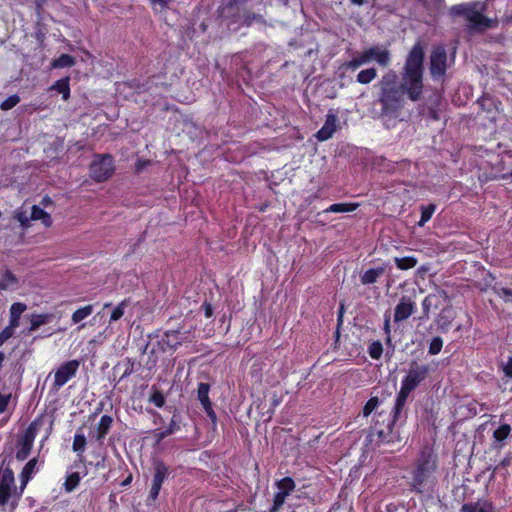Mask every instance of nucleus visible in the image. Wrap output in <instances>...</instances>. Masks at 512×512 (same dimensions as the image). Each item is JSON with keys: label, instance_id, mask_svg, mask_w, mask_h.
<instances>
[{"label": "nucleus", "instance_id": "f257e3e1", "mask_svg": "<svg viewBox=\"0 0 512 512\" xmlns=\"http://www.w3.org/2000/svg\"><path fill=\"white\" fill-rule=\"evenodd\" d=\"M379 87V118L387 128H391L404 119L407 101H416V44L409 51L401 75L389 70L382 76Z\"/></svg>", "mask_w": 512, "mask_h": 512}, {"label": "nucleus", "instance_id": "f03ea898", "mask_svg": "<svg viewBox=\"0 0 512 512\" xmlns=\"http://www.w3.org/2000/svg\"><path fill=\"white\" fill-rule=\"evenodd\" d=\"M414 389H416V368L412 362L407 375L402 380L392 411L389 413L387 409L379 411L370 428V436L376 437L378 443H392L399 439V434L395 431V424L402 419L407 398Z\"/></svg>", "mask_w": 512, "mask_h": 512}, {"label": "nucleus", "instance_id": "7ed1b4c3", "mask_svg": "<svg viewBox=\"0 0 512 512\" xmlns=\"http://www.w3.org/2000/svg\"><path fill=\"white\" fill-rule=\"evenodd\" d=\"M436 469L437 456L433 448L426 445L418 457V494L421 495L425 512H437L440 508L439 496L435 490Z\"/></svg>", "mask_w": 512, "mask_h": 512}, {"label": "nucleus", "instance_id": "20e7f679", "mask_svg": "<svg viewBox=\"0 0 512 512\" xmlns=\"http://www.w3.org/2000/svg\"><path fill=\"white\" fill-rule=\"evenodd\" d=\"M486 9V2L473 1L452 6L449 9V15L452 18H464L467 22L466 30L470 34L483 33L498 24L497 19H491L484 15Z\"/></svg>", "mask_w": 512, "mask_h": 512}, {"label": "nucleus", "instance_id": "39448f33", "mask_svg": "<svg viewBox=\"0 0 512 512\" xmlns=\"http://www.w3.org/2000/svg\"><path fill=\"white\" fill-rule=\"evenodd\" d=\"M13 456L11 453L0 454V506L10 505L11 510L16 509L24 492L15 485V476L11 468Z\"/></svg>", "mask_w": 512, "mask_h": 512}, {"label": "nucleus", "instance_id": "423d86ee", "mask_svg": "<svg viewBox=\"0 0 512 512\" xmlns=\"http://www.w3.org/2000/svg\"><path fill=\"white\" fill-rule=\"evenodd\" d=\"M395 388V384L390 387L387 383L379 387H374L370 399L365 403L362 409L363 417L367 418L372 413H375V416H377L379 411L387 409L389 399L392 397Z\"/></svg>", "mask_w": 512, "mask_h": 512}, {"label": "nucleus", "instance_id": "0eeeda50", "mask_svg": "<svg viewBox=\"0 0 512 512\" xmlns=\"http://www.w3.org/2000/svg\"><path fill=\"white\" fill-rule=\"evenodd\" d=\"M454 54L450 57L443 45H434L429 57V72L434 80H442L447 69L454 63Z\"/></svg>", "mask_w": 512, "mask_h": 512}, {"label": "nucleus", "instance_id": "6e6552de", "mask_svg": "<svg viewBox=\"0 0 512 512\" xmlns=\"http://www.w3.org/2000/svg\"><path fill=\"white\" fill-rule=\"evenodd\" d=\"M115 171L114 159L111 154H95L89 166V175L97 183L109 179Z\"/></svg>", "mask_w": 512, "mask_h": 512}, {"label": "nucleus", "instance_id": "1a4fd4ad", "mask_svg": "<svg viewBox=\"0 0 512 512\" xmlns=\"http://www.w3.org/2000/svg\"><path fill=\"white\" fill-rule=\"evenodd\" d=\"M362 65L375 60L380 66L386 67L390 63V52L379 45H374L356 55Z\"/></svg>", "mask_w": 512, "mask_h": 512}, {"label": "nucleus", "instance_id": "9d476101", "mask_svg": "<svg viewBox=\"0 0 512 512\" xmlns=\"http://www.w3.org/2000/svg\"><path fill=\"white\" fill-rule=\"evenodd\" d=\"M170 475L169 467L161 460L154 462V473L148 499L155 501L160 493L164 480Z\"/></svg>", "mask_w": 512, "mask_h": 512}, {"label": "nucleus", "instance_id": "9b49d317", "mask_svg": "<svg viewBox=\"0 0 512 512\" xmlns=\"http://www.w3.org/2000/svg\"><path fill=\"white\" fill-rule=\"evenodd\" d=\"M79 366L80 362L75 359L62 363L55 371L53 387L57 390L63 387L70 379L75 377Z\"/></svg>", "mask_w": 512, "mask_h": 512}, {"label": "nucleus", "instance_id": "f8f14e48", "mask_svg": "<svg viewBox=\"0 0 512 512\" xmlns=\"http://www.w3.org/2000/svg\"><path fill=\"white\" fill-rule=\"evenodd\" d=\"M414 302L411 297L403 296L394 311V320L396 322L406 320L413 312Z\"/></svg>", "mask_w": 512, "mask_h": 512}, {"label": "nucleus", "instance_id": "ddd939ff", "mask_svg": "<svg viewBox=\"0 0 512 512\" xmlns=\"http://www.w3.org/2000/svg\"><path fill=\"white\" fill-rule=\"evenodd\" d=\"M38 458L34 457L30 459L22 468L20 472V484H21V492H24L27 484L33 478L34 474L37 472Z\"/></svg>", "mask_w": 512, "mask_h": 512}, {"label": "nucleus", "instance_id": "4468645a", "mask_svg": "<svg viewBox=\"0 0 512 512\" xmlns=\"http://www.w3.org/2000/svg\"><path fill=\"white\" fill-rule=\"evenodd\" d=\"M112 423V416L107 414L102 415L96 426L95 432L92 434V438L95 439L97 442L102 443L103 439L110 431Z\"/></svg>", "mask_w": 512, "mask_h": 512}, {"label": "nucleus", "instance_id": "2eb2a0df", "mask_svg": "<svg viewBox=\"0 0 512 512\" xmlns=\"http://www.w3.org/2000/svg\"><path fill=\"white\" fill-rule=\"evenodd\" d=\"M49 91H56L62 95V99L64 101H68L70 98V77L66 76L57 80L53 85H51L48 89Z\"/></svg>", "mask_w": 512, "mask_h": 512}, {"label": "nucleus", "instance_id": "dca6fc26", "mask_svg": "<svg viewBox=\"0 0 512 512\" xmlns=\"http://www.w3.org/2000/svg\"><path fill=\"white\" fill-rule=\"evenodd\" d=\"M179 429H180V426L177 423V421L175 420V417H172L169 425L165 429H155L153 431V437L155 438L156 443L159 444L166 437H168L169 435L175 433Z\"/></svg>", "mask_w": 512, "mask_h": 512}, {"label": "nucleus", "instance_id": "f3484780", "mask_svg": "<svg viewBox=\"0 0 512 512\" xmlns=\"http://www.w3.org/2000/svg\"><path fill=\"white\" fill-rule=\"evenodd\" d=\"M30 219L33 221L41 220L42 224L47 228L53 224L51 215L38 205L32 206Z\"/></svg>", "mask_w": 512, "mask_h": 512}, {"label": "nucleus", "instance_id": "a211bd4d", "mask_svg": "<svg viewBox=\"0 0 512 512\" xmlns=\"http://www.w3.org/2000/svg\"><path fill=\"white\" fill-rule=\"evenodd\" d=\"M384 272V267L370 268L360 276V281L363 285L374 284L378 281V278L384 274Z\"/></svg>", "mask_w": 512, "mask_h": 512}, {"label": "nucleus", "instance_id": "6ab92c4d", "mask_svg": "<svg viewBox=\"0 0 512 512\" xmlns=\"http://www.w3.org/2000/svg\"><path fill=\"white\" fill-rule=\"evenodd\" d=\"M27 309L26 304L15 302L10 307L9 323L11 327H19L22 313Z\"/></svg>", "mask_w": 512, "mask_h": 512}, {"label": "nucleus", "instance_id": "aec40b11", "mask_svg": "<svg viewBox=\"0 0 512 512\" xmlns=\"http://www.w3.org/2000/svg\"><path fill=\"white\" fill-rule=\"evenodd\" d=\"M162 343L170 349L176 350L181 345V333L178 330L166 331L162 337Z\"/></svg>", "mask_w": 512, "mask_h": 512}, {"label": "nucleus", "instance_id": "412c9836", "mask_svg": "<svg viewBox=\"0 0 512 512\" xmlns=\"http://www.w3.org/2000/svg\"><path fill=\"white\" fill-rule=\"evenodd\" d=\"M511 432V426L509 424L500 425L494 432V447L501 448L503 446V442L508 438Z\"/></svg>", "mask_w": 512, "mask_h": 512}, {"label": "nucleus", "instance_id": "4be33fe9", "mask_svg": "<svg viewBox=\"0 0 512 512\" xmlns=\"http://www.w3.org/2000/svg\"><path fill=\"white\" fill-rule=\"evenodd\" d=\"M358 207V203H334L323 210V213H348L355 211Z\"/></svg>", "mask_w": 512, "mask_h": 512}, {"label": "nucleus", "instance_id": "5701e85b", "mask_svg": "<svg viewBox=\"0 0 512 512\" xmlns=\"http://www.w3.org/2000/svg\"><path fill=\"white\" fill-rule=\"evenodd\" d=\"M51 319L52 314L49 313L33 314L30 319V327L28 328V333L36 331L40 326L49 323Z\"/></svg>", "mask_w": 512, "mask_h": 512}, {"label": "nucleus", "instance_id": "b1692460", "mask_svg": "<svg viewBox=\"0 0 512 512\" xmlns=\"http://www.w3.org/2000/svg\"><path fill=\"white\" fill-rule=\"evenodd\" d=\"M334 122H335V117L334 116L328 117L325 125L316 134L318 140L326 141V140H328L329 138L332 137V135H333V133L335 131Z\"/></svg>", "mask_w": 512, "mask_h": 512}, {"label": "nucleus", "instance_id": "393cba45", "mask_svg": "<svg viewBox=\"0 0 512 512\" xmlns=\"http://www.w3.org/2000/svg\"><path fill=\"white\" fill-rule=\"evenodd\" d=\"M76 63L75 58L70 54H61L51 62V67L54 69L70 68Z\"/></svg>", "mask_w": 512, "mask_h": 512}, {"label": "nucleus", "instance_id": "a878e982", "mask_svg": "<svg viewBox=\"0 0 512 512\" xmlns=\"http://www.w3.org/2000/svg\"><path fill=\"white\" fill-rule=\"evenodd\" d=\"M461 512H493V506L487 502L466 503Z\"/></svg>", "mask_w": 512, "mask_h": 512}, {"label": "nucleus", "instance_id": "bb28decb", "mask_svg": "<svg viewBox=\"0 0 512 512\" xmlns=\"http://www.w3.org/2000/svg\"><path fill=\"white\" fill-rule=\"evenodd\" d=\"M93 308L94 307L92 304H88L75 310L71 316L72 323L78 324L87 317H89L94 311Z\"/></svg>", "mask_w": 512, "mask_h": 512}, {"label": "nucleus", "instance_id": "cd10ccee", "mask_svg": "<svg viewBox=\"0 0 512 512\" xmlns=\"http://www.w3.org/2000/svg\"><path fill=\"white\" fill-rule=\"evenodd\" d=\"M278 491L289 496L295 489V481L291 477H284L276 482Z\"/></svg>", "mask_w": 512, "mask_h": 512}, {"label": "nucleus", "instance_id": "c85d7f7f", "mask_svg": "<svg viewBox=\"0 0 512 512\" xmlns=\"http://www.w3.org/2000/svg\"><path fill=\"white\" fill-rule=\"evenodd\" d=\"M86 437L83 433L76 432L74 435V440L72 444V449L74 452H76L80 458V461H82L83 455L82 453L85 450L86 446Z\"/></svg>", "mask_w": 512, "mask_h": 512}, {"label": "nucleus", "instance_id": "c756f323", "mask_svg": "<svg viewBox=\"0 0 512 512\" xmlns=\"http://www.w3.org/2000/svg\"><path fill=\"white\" fill-rule=\"evenodd\" d=\"M81 481L79 472H72L66 476L63 484L64 490L68 493L74 491Z\"/></svg>", "mask_w": 512, "mask_h": 512}, {"label": "nucleus", "instance_id": "7c9ffc66", "mask_svg": "<svg viewBox=\"0 0 512 512\" xmlns=\"http://www.w3.org/2000/svg\"><path fill=\"white\" fill-rule=\"evenodd\" d=\"M210 385L208 383L200 382L197 388V396L202 407L211 404L209 398Z\"/></svg>", "mask_w": 512, "mask_h": 512}, {"label": "nucleus", "instance_id": "2f4dec72", "mask_svg": "<svg viewBox=\"0 0 512 512\" xmlns=\"http://www.w3.org/2000/svg\"><path fill=\"white\" fill-rule=\"evenodd\" d=\"M430 15H437L445 6V0H422Z\"/></svg>", "mask_w": 512, "mask_h": 512}, {"label": "nucleus", "instance_id": "473e14b6", "mask_svg": "<svg viewBox=\"0 0 512 512\" xmlns=\"http://www.w3.org/2000/svg\"><path fill=\"white\" fill-rule=\"evenodd\" d=\"M377 77V71L375 68H368L361 70L357 74L356 81L360 84H369Z\"/></svg>", "mask_w": 512, "mask_h": 512}, {"label": "nucleus", "instance_id": "72a5a7b5", "mask_svg": "<svg viewBox=\"0 0 512 512\" xmlns=\"http://www.w3.org/2000/svg\"><path fill=\"white\" fill-rule=\"evenodd\" d=\"M420 210H421V217H420V220H418V227L424 226V224L431 219L433 213L436 210V205L433 203H429L428 205H422L420 207Z\"/></svg>", "mask_w": 512, "mask_h": 512}, {"label": "nucleus", "instance_id": "f704fd0d", "mask_svg": "<svg viewBox=\"0 0 512 512\" xmlns=\"http://www.w3.org/2000/svg\"><path fill=\"white\" fill-rule=\"evenodd\" d=\"M32 448H33L32 444L25 443L23 441H19L17 443V451H16V455H15L16 459L18 461L26 460L28 458V456L30 455Z\"/></svg>", "mask_w": 512, "mask_h": 512}, {"label": "nucleus", "instance_id": "c9c22d12", "mask_svg": "<svg viewBox=\"0 0 512 512\" xmlns=\"http://www.w3.org/2000/svg\"><path fill=\"white\" fill-rule=\"evenodd\" d=\"M438 301L439 299L436 295L427 296L422 302L423 316L421 318L428 317L431 307H434L436 310Z\"/></svg>", "mask_w": 512, "mask_h": 512}, {"label": "nucleus", "instance_id": "e433bc0d", "mask_svg": "<svg viewBox=\"0 0 512 512\" xmlns=\"http://www.w3.org/2000/svg\"><path fill=\"white\" fill-rule=\"evenodd\" d=\"M395 264L397 268L401 270H407L413 268L416 265V258L413 256L395 258Z\"/></svg>", "mask_w": 512, "mask_h": 512}, {"label": "nucleus", "instance_id": "4c0bfd02", "mask_svg": "<svg viewBox=\"0 0 512 512\" xmlns=\"http://www.w3.org/2000/svg\"><path fill=\"white\" fill-rule=\"evenodd\" d=\"M127 305L128 301L126 299L121 301L111 312L109 322L111 323L121 319L125 313V308L127 307Z\"/></svg>", "mask_w": 512, "mask_h": 512}, {"label": "nucleus", "instance_id": "58836bf2", "mask_svg": "<svg viewBox=\"0 0 512 512\" xmlns=\"http://www.w3.org/2000/svg\"><path fill=\"white\" fill-rule=\"evenodd\" d=\"M286 498H287L286 494H284L280 491H277L273 498V504L269 508V512H279L280 509L282 508V506L284 505Z\"/></svg>", "mask_w": 512, "mask_h": 512}, {"label": "nucleus", "instance_id": "ea45409f", "mask_svg": "<svg viewBox=\"0 0 512 512\" xmlns=\"http://www.w3.org/2000/svg\"><path fill=\"white\" fill-rule=\"evenodd\" d=\"M383 353V346L380 341L372 342L368 347V354L372 359L378 360Z\"/></svg>", "mask_w": 512, "mask_h": 512}, {"label": "nucleus", "instance_id": "a19ab883", "mask_svg": "<svg viewBox=\"0 0 512 512\" xmlns=\"http://www.w3.org/2000/svg\"><path fill=\"white\" fill-rule=\"evenodd\" d=\"M20 102V97L17 94L10 95L0 104V109L7 111L15 107Z\"/></svg>", "mask_w": 512, "mask_h": 512}, {"label": "nucleus", "instance_id": "79ce46f5", "mask_svg": "<svg viewBox=\"0 0 512 512\" xmlns=\"http://www.w3.org/2000/svg\"><path fill=\"white\" fill-rule=\"evenodd\" d=\"M17 283H18L17 277L10 270L7 269L3 274L0 284H5L6 290H7L10 287L16 285Z\"/></svg>", "mask_w": 512, "mask_h": 512}, {"label": "nucleus", "instance_id": "37998d69", "mask_svg": "<svg viewBox=\"0 0 512 512\" xmlns=\"http://www.w3.org/2000/svg\"><path fill=\"white\" fill-rule=\"evenodd\" d=\"M492 290L506 302H512V290L508 288L499 287L497 285L492 287Z\"/></svg>", "mask_w": 512, "mask_h": 512}, {"label": "nucleus", "instance_id": "c03bdc74", "mask_svg": "<svg viewBox=\"0 0 512 512\" xmlns=\"http://www.w3.org/2000/svg\"><path fill=\"white\" fill-rule=\"evenodd\" d=\"M442 346H443V341H442L441 337H439V336L434 337L431 340L430 345H429V354H431V355L438 354L441 351Z\"/></svg>", "mask_w": 512, "mask_h": 512}, {"label": "nucleus", "instance_id": "a18cd8bd", "mask_svg": "<svg viewBox=\"0 0 512 512\" xmlns=\"http://www.w3.org/2000/svg\"><path fill=\"white\" fill-rule=\"evenodd\" d=\"M150 401L158 408H162L165 405V396L161 391H155L150 397Z\"/></svg>", "mask_w": 512, "mask_h": 512}, {"label": "nucleus", "instance_id": "49530a36", "mask_svg": "<svg viewBox=\"0 0 512 512\" xmlns=\"http://www.w3.org/2000/svg\"><path fill=\"white\" fill-rule=\"evenodd\" d=\"M36 436V431L33 427V424H31L25 431L24 435L22 436L20 441H23L25 443L34 444V439Z\"/></svg>", "mask_w": 512, "mask_h": 512}, {"label": "nucleus", "instance_id": "de8ad7c7", "mask_svg": "<svg viewBox=\"0 0 512 512\" xmlns=\"http://www.w3.org/2000/svg\"><path fill=\"white\" fill-rule=\"evenodd\" d=\"M362 66V63L360 62V60L358 59L357 56H354L351 60L345 62L343 64V68L347 71H356L359 67Z\"/></svg>", "mask_w": 512, "mask_h": 512}, {"label": "nucleus", "instance_id": "09e8293b", "mask_svg": "<svg viewBox=\"0 0 512 512\" xmlns=\"http://www.w3.org/2000/svg\"><path fill=\"white\" fill-rule=\"evenodd\" d=\"M437 416L436 413H434L433 408L430 410H425V421L431 425L434 429H436V422Z\"/></svg>", "mask_w": 512, "mask_h": 512}, {"label": "nucleus", "instance_id": "8fccbe9b", "mask_svg": "<svg viewBox=\"0 0 512 512\" xmlns=\"http://www.w3.org/2000/svg\"><path fill=\"white\" fill-rule=\"evenodd\" d=\"M134 372V361H132L131 359H127V365H126V368L122 374V376L120 377V380L122 379H125L127 378L128 376H130L132 373Z\"/></svg>", "mask_w": 512, "mask_h": 512}, {"label": "nucleus", "instance_id": "3c124183", "mask_svg": "<svg viewBox=\"0 0 512 512\" xmlns=\"http://www.w3.org/2000/svg\"><path fill=\"white\" fill-rule=\"evenodd\" d=\"M16 218H17V220L19 221V223L21 224V226H22L23 228H27V227H29V226H30V220H31V219H30V218H28L24 212H20V213H18V214L16 215Z\"/></svg>", "mask_w": 512, "mask_h": 512}, {"label": "nucleus", "instance_id": "603ef678", "mask_svg": "<svg viewBox=\"0 0 512 512\" xmlns=\"http://www.w3.org/2000/svg\"><path fill=\"white\" fill-rule=\"evenodd\" d=\"M201 308L203 309L206 318H211L213 316L214 309L211 303L204 301Z\"/></svg>", "mask_w": 512, "mask_h": 512}, {"label": "nucleus", "instance_id": "864d4df0", "mask_svg": "<svg viewBox=\"0 0 512 512\" xmlns=\"http://www.w3.org/2000/svg\"><path fill=\"white\" fill-rule=\"evenodd\" d=\"M203 409L205 410L208 418L213 422V423H216L217 421V416H216V413L215 411L213 410V407H212V403L209 404V405H206V406H203Z\"/></svg>", "mask_w": 512, "mask_h": 512}, {"label": "nucleus", "instance_id": "5fc2aeb1", "mask_svg": "<svg viewBox=\"0 0 512 512\" xmlns=\"http://www.w3.org/2000/svg\"><path fill=\"white\" fill-rule=\"evenodd\" d=\"M17 327H11V324L9 323L8 326H6L0 333L9 340L13 335L14 331Z\"/></svg>", "mask_w": 512, "mask_h": 512}, {"label": "nucleus", "instance_id": "6e6d98bb", "mask_svg": "<svg viewBox=\"0 0 512 512\" xmlns=\"http://www.w3.org/2000/svg\"><path fill=\"white\" fill-rule=\"evenodd\" d=\"M9 400L10 395L5 396L0 392V413H3L7 409Z\"/></svg>", "mask_w": 512, "mask_h": 512}, {"label": "nucleus", "instance_id": "4d7b16f0", "mask_svg": "<svg viewBox=\"0 0 512 512\" xmlns=\"http://www.w3.org/2000/svg\"><path fill=\"white\" fill-rule=\"evenodd\" d=\"M417 55H418V84H419L420 83V70H421V65H422L423 57H424V53L419 46H418Z\"/></svg>", "mask_w": 512, "mask_h": 512}, {"label": "nucleus", "instance_id": "13d9d810", "mask_svg": "<svg viewBox=\"0 0 512 512\" xmlns=\"http://www.w3.org/2000/svg\"><path fill=\"white\" fill-rule=\"evenodd\" d=\"M48 0H35V10L37 14H40Z\"/></svg>", "mask_w": 512, "mask_h": 512}, {"label": "nucleus", "instance_id": "bf43d9fd", "mask_svg": "<svg viewBox=\"0 0 512 512\" xmlns=\"http://www.w3.org/2000/svg\"><path fill=\"white\" fill-rule=\"evenodd\" d=\"M152 5H160L162 8H166L169 6L171 0H149Z\"/></svg>", "mask_w": 512, "mask_h": 512}, {"label": "nucleus", "instance_id": "052dcab7", "mask_svg": "<svg viewBox=\"0 0 512 512\" xmlns=\"http://www.w3.org/2000/svg\"><path fill=\"white\" fill-rule=\"evenodd\" d=\"M504 372L507 376L512 377V357L509 358L507 364L505 365Z\"/></svg>", "mask_w": 512, "mask_h": 512}, {"label": "nucleus", "instance_id": "680f3d73", "mask_svg": "<svg viewBox=\"0 0 512 512\" xmlns=\"http://www.w3.org/2000/svg\"><path fill=\"white\" fill-rule=\"evenodd\" d=\"M427 116L433 120H438L439 119V116H438V113L436 110L432 109V108H428L427 110Z\"/></svg>", "mask_w": 512, "mask_h": 512}, {"label": "nucleus", "instance_id": "e2e57ef3", "mask_svg": "<svg viewBox=\"0 0 512 512\" xmlns=\"http://www.w3.org/2000/svg\"><path fill=\"white\" fill-rule=\"evenodd\" d=\"M490 101V99L486 96H482L479 100H478V103L482 106L483 109H486V110H489V107H487V102Z\"/></svg>", "mask_w": 512, "mask_h": 512}, {"label": "nucleus", "instance_id": "0e129e2a", "mask_svg": "<svg viewBox=\"0 0 512 512\" xmlns=\"http://www.w3.org/2000/svg\"><path fill=\"white\" fill-rule=\"evenodd\" d=\"M490 101V99L486 96H482L479 100H478V103L482 106L483 109H486V110H489V107H487V102Z\"/></svg>", "mask_w": 512, "mask_h": 512}, {"label": "nucleus", "instance_id": "69168bd1", "mask_svg": "<svg viewBox=\"0 0 512 512\" xmlns=\"http://www.w3.org/2000/svg\"><path fill=\"white\" fill-rule=\"evenodd\" d=\"M258 17H259V15H256L255 13H248V14L246 15L245 22H246L248 25H250V24H251V22H252V20H254V19L258 18Z\"/></svg>", "mask_w": 512, "mask_h": 512}, {"label": "nucleus", "instance_id": "338daca9", "mask_svg": "<svg viewBox=\"0 0 512 512\" xmlns=\"http://www.w3.org/2000/svg\"><path fill=\"white\" fill-rule=\"evenodd\" d=\"M510 465V458L509 457H506L504 458L500 464L494 468V472L499 468V466H502V467H506V466H509Z\"/></svg>", "mask_w": 512, "mask_h": 512}, {"label": "nucleus", "instance_id": "774afa93", "mask_svg": "<svg viewBox=\"0 0 512 512\" xmlns=\"http://www.w3.org/2000/svg\"><path fill=\"white\" fill-rule=\"evenodd\" d=\"M133 476L132 474H129L125 480L121 482V486L125 487L128 486L132 482Z\"/></svg>", "mask_w": 512, "mask_h": 512}]
</instances>
